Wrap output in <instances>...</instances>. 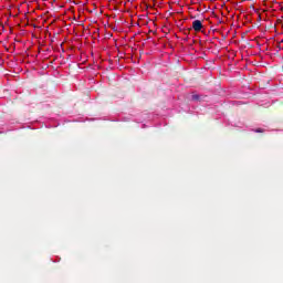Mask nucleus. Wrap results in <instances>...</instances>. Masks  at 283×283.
<instances>
[{
	"instance_id": "f257e3e1",
	"label": "nucleus",
	"mask_w": 283,
	"mask_h": 283,
	"mask_svg": "<svg viewBox=\"0 0 283 283\" xmlns=\"http://www.w3.org/2000/svg\"><path fill=\"white\" fill-rule=\"evenodd\" d=\"M202 21L200 20H195L192 22V29L195 30V32H200L202 30Z\"/></svg>"
},
{
	"instance_id": "f03ea898",
	"label": "nucleus",
	"mask_w": 283,
	"mask_h": 283,
	"mask_svg": "<svg viewBox=\"0 0 283 283\" xmlns=\"http://www.w3.org/2000/svg\"><path fill=\"white\" fill-rule=\"evenodd\" d=\"M192 101H200V95H192Z\"/></svg>"
},
{
	"instance_id": "7ed1b4c3",
	"label": "nucleus",
	"mask_w": 283,
	"mask_h": 283,
	"mask_svg": "<svg viewBox=\"0 0 283 283\" xmlns=\"http://www.w3.org/2000/svg\"><path fill=\"white\" fill-rule=\"evenodd\" d=\"M255 133H256V134H263V133H264V129L258 128V129H255Z\"/></svg>"
}]
</instances>
